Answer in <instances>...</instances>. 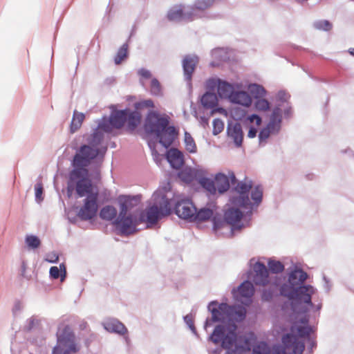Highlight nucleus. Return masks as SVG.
Masks as SVG:
<instances>
[{
  "label": "nucleus",
  "instance_id": "9b49d317",
  "mask_svg": "<svg viewBox=\"0 0 354 354\" xmlns=\"http://www.w3.org/2000/svg\"><path fill=\"white\" fill-rule=\"evenodd\" d=\"M252 259L250 261L252 269L247 272L248 278L257 286H266L269 283L268 270L265 264L257 261L252 265Z\"/></svg>",
  "mask_w": 354,
  "mask_h": 354
},
{
  "label": "nucleus",
  "instance_id": "0e129e2a",
  "mask_svg": "<svg viewBox=\"0 0 354 354\" xmlns=\"http://www.w3.org/2000/svg\"><path fill=\"white\" fill-rule=\"evenodd\" d=\"M193 174L195 176V180L199 183H201L200 179L206 178L205 176V171L203 169L193 168Z\"/></svg>",
  "mask_w": 354,
  "mask_h": 354
},
{
  "label": "nucleus",
  "instance_id": "393cba45",
  "mask_svg": "<svg viewBox=\"0 0 354 354\" xmlns=\"http://www.w3.org/2000/svg\"><path fill=\"white\" fill-rule=\"evenodd\" d=\"M230 101L232 103L249 107L252 104V98L248 92L244 91H234Z\"/></svg>",
  "mask_w": 354,
  "mask_h": 354
},
{
  "label": "nucleus",
  "instance_id": "3c124183",
  "mask_svg": "<svg viewBox=\"0 0 354 354\" xmlns=\"http://www.w3.org/2000/svg\"><path fill=\"white\" fill-rule=\"evenodd\" d=\"M183 319L185 323L187 324V326L189 327V328L191 330V331L193 333V334L196 336L197 337H199V335L196 330V328L194 326V321L192 319V316L191 314L186 315L183 317Z\"/></svg>",
  "mask_w": 354,
  "mask_h": 354
},
{
  "label": "nucleus",
  "instance_id": "72a5a7b5",
  "mask_svg": "<svg viewBox=\"0 0 354 354\" xmlns=\"http://www.w3.org/2000/svg\"><path fill=\"white\" fill-rule=\"evenodd\" d=\"M282 106V104H277L274 106L270 115V124L276 123L278 127L281 126V122L283 120Z\"/></svg>",
  "mask_w": 354,
  "mask_h": 354
},
{
  "label": "nucleus",
  "instance_id": "2f4dec72",
  "mask_svg": "<svg viewBox=\"0 0 354 354\" xmlns=\"http://www.w3.org/2000/svg\"><path fill=\"white\" fill-rule=\"evenodd\" d=\"M129 57V45L127 42L123 44L118 50L114 57V63L116 65L122 64Z\"/></svg>",
  "mask_w": 354,
  "mask_h": 354
},
{
  "label": "nucleus",
  "instance_id": "8fccbe9b",
  "mask_svg": "<svg viewBox=\"0 0 354 354\" xmlns=\"http://www.w3.org/2000/svg\"><path fill=\"white\" fill-rule=\"evenodd\" d=\"M211 55L218 61H225L226 59V53L223 48H214L211 51Z\"/></svg>",
  "mask_w": 354,
  "mask_h": 354
},
{
  "label": "nucleus",
  "instance_id": "a18cd8bd",
  "mask_svg": "<svg viewBox=\"0 0 354 354\" xmlns=\"http://www.w3.org/2000/svg\"><path fill=\"white\" fill-rule=\"evenodd\" d=\"M151 94L155 96H159L162 94V89L158 80L156 77L151 81L150 85Z\"/></svg>",
  "mask_w": 354,
  "mask_h": 354
},
{
  "label": "nucleus",
  "instance_id": "774afa93",
  "mask_svg": "<svg viewBox=\"0 0 354 354\" xmlns=\"http://www.w3.org/2000/svg\"><path fill=\"white\" fill-rule=\"evenodd\" d=\"M271 354H286L285 348L279 344L274 345L271 351Z\"/></svg>",
  "mask_w": 354,
  "mask_h": 354
},
{
  "label": "nucleus",
  "instance_id": "09e8293b",
  "mask_svg": "<svg viewBox=\"0 0 354 354\" xmlns=\"http://www.w3.org/2000/svg\"><path fill=\"white\" fill-rule=\"evenodd\" d=\"M213 129L212 134L214 136H217L220 133H221L224 129V122L220 118H215L212 122Z\"/></svg>",
  "mask_w": 354,
  "mask_h": 354
},
{
  "label": "nucleus",
  "instance_id": "37998d69",
  "mask_svg": "<svg viewBox=\"0 0 354 354\" xmlns=\"http://www.w3.org/2000/svg\"><path fill=\"white\" fill-rule=\"evenodd\" d=\"M75 170L74 171H70L68 174V180L67 182L66 194L68 198L72 197L73 193L75 191V187L73 184V180L76 178Z\"/></svg>",
  "mask_w": 354,
  "mask_h": 354
},
{
  "label": "nucleus",
  "instance_id": "2eb2a0df",
  "mask_svg": "<svg viewBox=\"0 0 354 354\" xmlns=\"http://www.w3.org/2000/svg\"><path fill=\"white\" fill-rule=\"evenodd\" d=\"M214 180L217 192L219 194H223L230 189V185H235L237 178L234 172L230 171L228 175L223 172H218L215 175Z\"/></svg>",
  "mask_w": 354,
  "mask_h": 354
},
{
  "label": "nucleus",
  "instance_id": "e433bc0d",
  "mask_svg": "<svg viewBox=\"0 0 354 354\" xmlns=\"http://www.w3.org/2000/svg\"><path fill=\"white\" fill-rule=\"evenodd\" d=\"M184 143L185 149L191 153H196L197 152V147L196 142L192 138V135L187 132L185 131L184 133Z\"/></svg>",
  "mask_w": 354,
  "mask_h": 354
},
{
  "label": "nucleus",
  "instance_id": "cd10ccee",
  "mask_svg": "<svg viewBox=\"0 0 354 354\" xmlns=\"http://www.w3.org/2000/svg\"><path fill=\"white\" fill-rule=\"evenodd\" d=\"M295 326L292 325L290 328V332L283 335L281 342L284 348H290L295 345L296 342H299V340H297V335L295 333Z\"/></svg>",
  "mask_w": 354,
  "mask_h": 354
},
{
  "label": "nucleus",
  "instance_id": "c85d7f7f",
  "mask_svg": "<svg viewBox=\"0 0 354 354\" xmlns=\"http://www.w3.org/2000/svg\"><path fill=\"white\" fill-rule=\"evenodd\" d=\"M85 118V115L83 113L74 111L72 120L70 125V132L74 133L82 126V124Z\"/></svg>",
  "mask_w": 354,
  "mask_h": 354
},
{
  "label": "nucleus",
  "instance_id": "a19ab883",
  "mask_svg": "<svg viewBox=\"0 0 354 354\" xmlns=\"http://www.w3.org/2000/svg\"><path fill=\"white\" fill-rule=\"evenodd\" d=\"M294 325L295 326V330L297 331V336L306 337V340L308 339V337H312L310 336V334L313 332L312 326L297 325L296 323Z\"/></svg>",
  "mask_w": 354,
  "mask_h": 354
},
{
  "label": "nucleus",
  "instance_id": "ea45409f",
  "mask_svg": "<svg viewBox=\"0 0 354 354\" xmlns=\"http://www.w3.org/2000/svg\"><path fill=\"white\" fill-rule=\"evenodd\" d=\"M268 266L270 272L272 274L282 273L285 269L284 265L279 261L269 260Z\"/></svg>",
  "mask_w": 354,
  "mask_h": 354
},
{
  "label": "nucleus",
  "instance_id": "412c9836",
  "mask_svg": "<svg viewBox=\"0 0 354 354\" xmlns=\"http://www.w3.org/2000/svg\"><path fill=\"white\" fill-rule=\"evenodd\" d=\"M102 325L104 328L109 333L118 335H124L127 333L126 326L116 319H107L103 322Z\"/></svg>",
  "mask_w": 354,
  "mask_h": 354
},
{
  "label": "nucleus",
  "instance_id": "1a4fd4ad",
  "mask_svg": "<svg viewBox=\"0 0 354 354\" xmlns=\"http://www.w3.org/2000/svg\"><path fill=\"white\" fill-rule=\"evenodd\" d=\"M230 189L231 192H235L236 195H232L230 197L229 201L232 205L241 206L243 209L252 207V203L250 201L249 194L252 189V183H249L244 181H239L232 185Z\"/></svg>",
  "mask_w": 354,
  "mask_h": 354
},
{
  "label": "nucleus",
  "instance_id": "4d7b16f0",
  "mask_svg": "<svg viewBox=\"0 0 354 354\" xmlns=\"http://www.w3.org/2000/svg\"><path fill=\"white\" fill-rule=\"evenodd\" d=\"M277 97L278 101L280 102L277 104H285L286 102H288V100L290 97V95L285 91L281 90L278 92Z\"/></svg>",
  "mask_w": 354,
  "mask_h": 354
},
{
  "label": "nucleus",
  "instance_id": "6e6552de",
  "mask_svg": "<svg viewBox=\"0 0 354 354\" xmlns=\"http://www.w3.org/2000/svg\"><path fill=\"white\" fill-rule=\"evenodd\" d=\"M141 223L139 216L133 214L119 212L113 221L117 234L122 236H128L137 232L139 230L137 226Z\"/></svg>",
  "mask_w": 354,
  "mask_h": 354
},
{
  "label": "nucleus",
  "instance_id": "5fc2aeb1",
  "mask_svg": "<svg viewBox=\"0 0 354 354\" xmlns=\"http://www.w3.org/2000/svg\"><path fill=\"white\" fill-rule=\"evenodd\" d=\"M292 351L290 354H302L305 349V344L303 341L296 342L292 346Z\"/></svg>",
  "mask_w": 354,
  "mask_h": 354
},
{
  "label": "nucleus",
  "instance_id": "c756f323",
  "mask_svg": "<svg viewBox=\"0 0 354 354\" xmlns=\"http://www.w3.org/2000/svg\"><path fill=\"white\" fill-rule=\"evenodd\" d=\"M99 215L102 220L112 221L117 217V209L113 205H107L101 209Z\"/></svg>",
  "mask_w": 354,
  "mask_h": 354
},
{
  "label": "nucleus",
  "instance_id": "20e7f679",
  "mask_svg": "<svg viewBox=\"0 0 354 354\" xmlns=\"http://www.w3.org/2000/svg\"><path fill=\"white\" fill-rule=\"evenodd\" d=\"M241 206H230L224 209L223 216L218 213V217L213 219L212 232L216 237L232 238L236 232L249 227L252 216V207L246 212L241 210Z\"/></svg>",
  "mask_w": 354,
  "mask_h": 354
},
{
  "label": "nucleus",
  "instance_id": "6e6d98bb",
  "mask_svg": "<svg viewBox=\"0 0 354 354\" xmlns=\"http://www.w3.org/2000/svg\"><path fill=\"white\" fill-rule=\"evenodd\" d=\"M154 104L151 100H145L135 104V108L136 109H140L143 108H152L153 107Z\"/></svg>",
  "mask_w": 354,
  "mask_h": 354
},
{
  "label": "nucleus",
  "instance_id": "c03bdc74",
  "mask_svg": "<svg viewBox=\"0 0 354 354\" xmlns=\"http://www.w3.org/2000/svg\"><path fill=\"white\" fill-rule=\"evenodd\" d=\"M313 27L317 30L328 31L332 28L333 25L328 20H317L314 21Z\"/></svg>",
  "mask_w": 354,
  "mask_h": 354
},
{
  "label": "nucleus",
  "instance_id": "de8ad7c7",
  "mask_svg": "<svg viewBox=\"0 0 354 354\" xmlns=\"http://www.w3.org/2000/svg\"><path fill=\"white\" fill-rule=\"evenodd\" d=\"M254 108L257 111H265L269 109L270 103L266 99L263 97L257 99L254 102Z\"/></svg>",
  "mask_w": 354,
  "mask_h": 354
},
{
  "label": "nucleus",
  "instance_id": "bb28decb",
  "mask_svg": "<svg viewBox=\"0 0 354 354\" xmlns=\"http://www.w3.org/2000/svg\"><path fill=\"white\" fill-rule=\"evenodd\" d=\"M66 267L64 263L59 264V267L52 266L49 270V277L51 279H60L64 281L66 278Z\"/></svg>",
  "mask_w": 354,
  "mask_h": 354
},
{
  "label": "nucleus",
  "instance_id": "f257e3e1",
  "mask_svg": "<svg viewBox=\"0 0 354 354\" xmlns=\"http://www.w3.org/2000/svg\"><path fill=\"white\" fill-rule=\"evenodd\" d=\"M111 112L109 116L103 115L100 119L96 120L97 127L93 129L91 135L92 146L83 144L76 151L71 161L73 169L76 173L81 171H88L87 167L97 156L103 158L106 151V147L97 148L104 139V133H110L114 129H120L127 122V129L133 131L140 122L141 115L138 111H132L130 109L118 110L111 106Z\"/></svg>",
  "mask_w": 354,
  "mask_h": 354
},
{
  "label": "nucleus",
  "instance_id": "bf43d9fd",
  "mask_svg": "<svg viewBox=\"0 0 354 354\" xmlns=\"http://www.w3.org/2000/svg\"><path fill=\"white\" fill-rule=\"evenodd\" d=\"M274 297V293L272 290L270 289H265L263 290L261 293V299L263 301H269L272 299Z\"/></svg>",
  "mask_w": 354,
  "mask_h": 354
},
{
  "label": "nucleus",
  "instance_id": "864d4df0",
  "mask_svg": "<svg viewBox=\"0 0 354 354\" xmlns=\"http://www.w3.org/2000/svg\"><path fill=\"white\" fill-rule=\"evenodd\" d=\"M232 115L235 120H243L246 118L247 111L242 108H236Z\"/></svg>",
  "mask_w": 354,
  "mask_h": 354
},
{
  "label": "nucleus",
  "instance_id": "f8f14e48",
  "mask_svg": "<svg viewBox=\"0 0 354 354\" xmlns=\"http://www.w3.org/2000/svg\"><path fill=\"white\" fill-rule=\"evenodd\" d=\"M83 202V205L79 209L77 216L82 221L93 218L98 210V194L88 195Z\"/></svg>",
  "mask_w": 354,
  "mask_h": 354
},
{
  "label": "nucleus",
  "instance_id": "f3484780",
  "mask_svg": "<svg viewBox=\"0 0 354 354\" xmlns=\"http://www.w3.org/2000/svg\"><path fill=\"white\" fill-rule=\"evenodd\" d=\"M199 59L197 55H185L182 62V66L185 80L191 86L193 73L198 63Z\"/></svg>",
  "mask_w": 354,
  "mask_h": 354
},
{
  "label": "nucleus",
  "instance_id": "e2e57ef3",
  "mask_svg": "<svg viewBox=\"0 0 354 354\" xmlns=\"http://www.w3.org/2000/svg\"><path fill=\"white\" fill-rule=\"evenodd\" d=\"M218 79L210 78L207 82V91H214V89L217 88Z\"/></svg>",
  "mask_w": 354,
  "mask_h": 354
},
{
  "label": "nucleus",
  "instance_id": "69168bd1",
  "mask_svg": "<svg viewBox=\"0 0 354 354\" xmlns=\"http://www.w3.org/2000/svg\"><path fill=\"white\" fill-rule=\"evenodd\" d=\"M265 128L270 130V133H278L281 130V127H278L276 123L270 124V120Z\"/></svg>",
  "mask_w": 354,
  "mask_h": 354
},
{
  "label": "nucleus",
  "instance_id": "0eeeda50",
  "mask_svg": "<svg viewBox=\"0 0 354 354\" xmlns=\"http://www.w3.org/2000/svg\"><path fill=\"white\" fill-rule=\"evenodd\" d=\"M221 339L220 343L223 348L230 349L233 346H236L244 353L250 351L257 344V337L253 333H250L247 336L239 335L236 330L225 333Z\"/></svg>",
  "mask_w": 354,
  "mask_h": 354
},
{
  "label": "nucleus",
  "instance_id": "473e14b6",
  "mask_svg": "<svg viewBox=\"0 0 354 354\" xmlns=\"http://www.w3.org/2000/svg\"><path fill=\"white\" fill-rule=\"evenodd\" d=\"M178 177L186 183H190L195 180V176L193 174V168L185 167L180 169L178 172Z\"/></svg>",
  "mask_w": 354,
  "mask_h": 354
},
{
  "label": "nucleus",
  "instance_id": "49530a36",
  "mask_svg": "<svg viewBox=\"0 0 354 354\" xmlns=\"http://www.w3.org/2000/svg\"><path fill=\"white\" fill-rule=\"evenodd\" d=\"M44 187L43 184L41 181L37 182L35 185V201L37 203H40L44 201Z\"/></svg>",
  "mask_w": 354,
  "mask_h": 354
},
{
  "label": "nucleus",
  "instance_id": "4c0bfd02",
  "mask_svg": "<svg viewBox=\"0 0 354 354\" xmlns=\"http://www.w3.org/2000/svg\"><path fill=\"white\" fill-rule=\"evenodd\" d=\"M200 185L211 195L216 194L217 190L216 187L215 180L209 178H201Z\"/></svg>",
  "mask_w": 354,
  "mask_h": 354
},
{
  "label": "nucleus",
  "instance_id": "f03ea898",
  "mask_svg": "<svg viewBox=\"0 0 354 354\" xmlns=\"http://www.w3.org/2000/svg\"><path fill=\"white\" fill-rule=\"evenodd\" d=\"M308 277V274L301 268L292 264L286 270L283 279L276 277L272 283L278 288L279 295L288 299V302L281 305V310H285L289 305L294 315L302 316L297 322L301 326H310L308 313L315 306L312 297L317 289L306 283Z\"/></svg>",
  "mask_w": 354,
  "mask_h": 354
},
{
  "label": "nucleus",
  "instance_id": "680f3d73",
  "mask_svg": "<svg viewBox=\"0 0 354 354\" xmlns=\"http://www.w3.org/2000/svg\"><path fill=\"white\" fill-rule=\"evenodd\" d=\"M35 323L36 319L34 317L28 319L24 326V330L28 332L30 331L34 328Z\"/></svg>",
  "mask_w": 354,
  "mask_h": 354
},
{
  "label": "nucleus",
  "instance_id": "4be33fe9",
  "mask_svg": "<svg viewBox=\"0 0 354 354\" xmlns=\"http://www.w3.org/2000/svg\"><path fill=\"white\" fill-rule=\"evenodd\" d=\"M166 158L171 167L175 169H180L184 163L183 154L178 149H171L167 151Z\"/></svg>",
  "mask_w": 354,
  "mask_h": 354
},
{
  "label": "nucleus",
  "instance_id": "a878e982",
  "mask_svg": "<svg viewBox=\"0 0 354 354\" xmlns=\"http://www.w3.org/2000/svg\"><path fill=\"white\" fill-rule=\"evenodd\" d=\"M202 106L205 109L214 108L218 102L217 97L214 91H206L200 99Z\"/></svg>",
  "mask_w": 354,
  "mask_h": 354
},
{
  "label": "nucleus",
  "instance_id": "a211bd4d",
  "mask_svg": "<svg viewBox=\"0 0 354 354\" xmlns=\"http://www.w3.org/2000/svg\"><path fill=\"white\" fill-rule=\"evenodd\" d=\"M227 136L233 140L236 147H241L243 144V132L239 122H228L226 130Z\"/></svg>",
  "mask_w": 354,
  "mask_h": 354
},
{
  "label": "nucleus",
  "instance_id": "603ef678",
  "mask_svg": "<svg viewBox=\"0 0 354 354\" xmlns=\"http://www.w3.org/2000/svg\"><path fill=\"white\" fill-rule=\"evenodd\" d=\"M282 114L285 120H290L293 115V109L290 102L283 104L282 106Z\"/></svg>",
  "mask_w": 354,
  "mask_h": 354
},
{
  "label": "nucleus",
  "instance_id": "052dcab7",
  "mask_svg": "<svg viewBox=\"0 0 354 354\" xmlns=\"http://www.w3.org/2000/svg\"><path fill=\"white\" fill-rule=\"evenodd\" d=\"M245 120L250 122H253L254 121H255L257 125H260L262 122L261 116L257 113H252L251 115H248L245 118Z\"/></svg>",
  "mask_w": 354,
  "mask_h": 354
},
{
  "label": "nucleus",
  "instance_id": "b1692460",
  "mask_svg": "<svg viewBox=\"0 0 354 354\" xmlns=\"http://www.w3.org/2000/svg\"><path fill=\"white\" fill-rule=\"evenodd\" d=\"M75 335L69 325H65L62 332L57 333V343L62 346H66L74 340Z\"/></svg>",
  "mask_w": 354,
  "mask_h": 354
},
{
  "label": "nucleus",
  "instance_id": "13d9d810",
  "mask_svg": "<svg viewBox=\"0 0 354 354\" xmlns=\"http://www.w3.org/2000/svg\"><path fill=\"white\" fill-rule=\"evenodd\" d=\"M270 134V130L266 129L265 127L260 130L259 133V145H262L263 142L269 138Z\"/></svg>",
  "mask_w": 354,
  "mask_h": 354
},
{
  "label": "nucleus",
  "instance_id": "79ce46f5",
  "mask_svg": "<svg viewBox=\"0 0 354 354\" xmlns=\"http://www.w3.org/2000/svg\"><path fill=\"white\" fill-rule=\"evenodd\" d=\"M25 243L28 248L35 250L40 246L41 241L37 236L30 234L26 236Z\"/></svg>",
  "mask_w": 354,
  "mask_h": 354
},
{
  "label": "nucleus",
  "instance_id": "ddd939ff",
  "mask_svg": "<svg viewBox=\"0 0 354 354\" xmlns=\"http://www.w3.org/2000/svg\"><path fill=\"white\" fill-rule=\"evenodd\" d=\"M197 17L196 10L182 8L180 6H175L171 8L167 15V19L170 21H192Z\"/></svg>",
  "mask_w": 354,
  "mask_h": 354
},
{
  "label": "nucleus",
  "instance_id": "f704fd0d",
  "mask_svg": "<svg viewBox=\"0 0 354 354\" xmlns=\"http://www.w3.org/2000/svg\"><path fill=\"white\" fill-rule=\"evenodd\" d=\"M215 0H196L193 6L189 7V9L196 10L197 17L196 19L200 17L199 12L203 11L211 7Z\"/></svg>",
  "mask_w": 354,
  "mask_h": 354
},
{
  "label": "nucleus",
  "instance_id": "58836bf2",
  "mask_svg": "<svg viewBox=\"0 0 354 354\" xmlns=\"http://www.w3.org/2000/svg\"><path fill=\"white\" fill-rule=\"evenodd\" d=\"M251 354H271V349L265 341H261L253 346Z\"/></svg>",
  "mask_w": 354,
  "mask_h": 354
},
{
  "label": "nucleus",
  "instance_id": "423d86ee",
  "mask_svg": "<svg viewBox=\"0 0 354 354\" xmlns=\"http://www.w3.org/2000/svg\"><path fill=\"white\" fill-rule=\"evenodd\" d=\"M155 202L147 207L145 211L140 212L139 221L141 223H146L147 227H151L162 218L172 213V199L165 194H162L160 199L154 195Z\"/></svg>",
  "mask_w": 354,
  "mask_h": 354
},
{
  "label": "nucleus",
  "instance_id": "338daca9",
  "mask_svg": "<svg viewBox=\"0 0 354 354\" xmlns=\"http://www.w3.org/2000/svg\"><path fill=\"white\" fill-rule=\"evenodd\" d=\"M46 260L51 263H57L59 261V255L57 252H52L47 254Z\"/></svg>",
  "mask_w": 354,
  "mask_h": 354
},
{
  "label": "nucleus",
  "instance_id": "aec40b11",
  "mask_svg": "<svg viewBox=\"0 0 354 354\" xmlns=\"http://www.w3.org/2000/svg\"><path fill=\"white\" fill-rule=\"evenodd\" d=\"M214 217H218V213H214V209L209 207H203L195 209L192 218V222L202 223L211 221L213 223Z\"/></svg>",
  "mask_w": 354,
  "mask_h": 354
},
{
  "label": "nucleus",
  "instance_id": "7ed1b4c3",
  "mask_svg": "<svg viewBox=\"0 0 354 354\" xmlns=\"http://www.w3.org/2000/svg\"><path fill=\"white\" fill-rule=\"evenodd\" d=\"M207 310L211 317L206 318L203 328L207 331L214 323L216 325L209 337V340L217 344L221 337L225 333L236 330V323L243 322L246 317L245 308L240 305H229L227 303H219L216 300L210 301L207 305Z\"/></svg>",
  "mask_w": 354,
  "mask_h": 354
},
{
  "label": "nucleus",
  "instance_id": "39448f33",
  "mask_svg": "<svg viewBox=\"0 0 354 354\" xmlns=\"http://www.w3.org/2000/svg\"><path fill=\"white\" fill-rule=\"evenodd\" d=\"M145 133L153 136L165 149H168L178 135V129L169 124V117L149 110L143 125Z\"/></svg>",
  "mask_w": 354,
  "mask_h": 354
},
{
  "label": "nucleus",
  "instance_id": "c9c22d12",
  "mask_svg": "<svg viewBox=\"0 0 354 354\" xmlns=\"http://www.w3.org/2000/svg\"><path fill=\"white\" fill-rule=\"evenodd\" d=\"M250 191L251 199L253 201L252 207L254 205L259 206V204L262 202L263 199V189L261 186L257 185H255L254 187H252Z\"/></svg>",
  "mask_w": 354,
  "mask_h": 354
},
{
  "label": "nucleus",
  "instance_id": "4468645a",
  "mask_svg": "<svg viewBox=\"0 0 354 354\" xmlns=\"http://www.w3.org/2000/svg\"><path fill=\"white\" fill-rule=\"evenodd\" d=\"M172 199V213L174 212L180 218L192 222L195 209V205L189 201H175Z\"/></svg>",
  "mask_w": 354,
  "mask_h": 354
},
{
  "label": "nucleus",
  "instance_id": "dca6fc26",
  "mask_svg": "<svg viewBox=\"0 0 354 354\" xmlns=\"http://www.w3.org/2000/svg\"><path fill=\"white\" fill-rule=\"evenodd\" d=\"M254 283L248 278L243 281L236 288H233L232 294L237 299H251L254 293Z\"/></svg>",
  "mask_w": 354,
  "mask_h": 354
},
{
  "label": "nucleus",
  "instance_id": "9d476101",
  "mask_svg": "<svg viewBox=\"0 0 354 354\" xmlns=\"http://www.w3.org/2000/svg\"><path fill=\"white\" fill-rule=\"evenodd\" d=\"M76 178L73 180L75 192L78 198L87 197L89 194H98L93 191V185L88 175V171L76 173Z\"/></svg>",
  "mask_w": 354,
  "mask_h": 354
},
{
  "label": "nucleus",
  "instance_id": "5701e85b",
  "mask_svg": "<svg viewBox=\"0 0 354 354\" xmlns=\"http://www.w3.org/2000/svg\"><path fill=\"white\" fill-rule=\"evenodd\" d=\"M235 88L233 84L225 80L218 79L217 93L221 98L231 100Z\"/></svg>",
  "mask_w": 354,
  "mask_h": 354
},
{
  "label": "nucleus",
  "instance_id": "6ab92c4d",
  "mask_svg": "<svg viewBox=\"0 0 354 354\" xmlns=\"http://www.w3.org/2000/svg\"><path fill=\"white\" fill-rule=\"evenodd\" d=\"M142 196L136 195H120L118 201L120 205V212L128 213L134 207L137 206L141 201Z\"/></svg>",
  "mask_w": 354,
  "mask_h": 354
},
{
  "label": "nucleus",
  "instance_id": "7c9ffc66",
  "mask_svg": "<svg viewBox=\"0 0 354 354\" xmlns=\"http://www.w3.org/2000/svg\"><path fill=\"white\" fill-rule=\"evenodd\" d=\"M248 93L251 98L257 100L263 97L266 95V90L262 85L254 83L249 85Z\"/></svg>",
  "mask_w": 354,
  "mask_h": 354
}]
</instances>
